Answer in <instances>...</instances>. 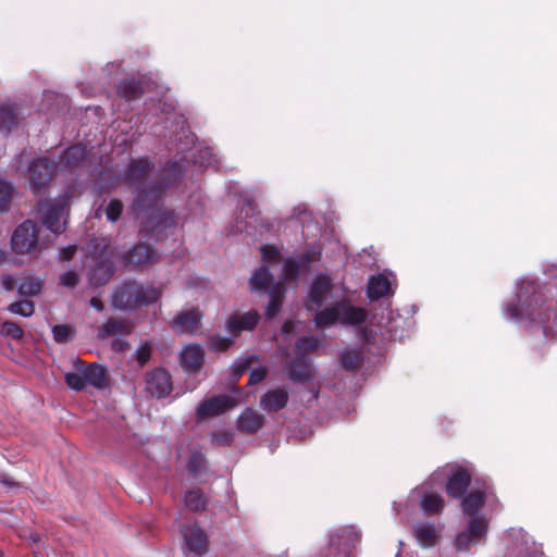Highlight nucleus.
I'll use <instances>...</instances> for the list:
<instances>
[{"instance_id": "20", "label": "nucleus", "mask_w": 557, "mask_h": 557, "mask_svg": "<svg viewBox=\"0 0 557 557\" xmlns=\"http://www.w3.org/2000/svg\"><path fill=\"white\" fill-rule=\"evenodd\" d=\"M263 423L264 417L261 413L252 409H246L237 418L236 428L240 432L255 434L263 426Z\"/></svg>"}, {"instance_id": "41", "label": "nucleus", "mask_w": 557, "mask_h": 557, "mask_svg": "<svg viewBox=\"0 0 557 557\" xmlns=\"http://www.w3.org/2000/svg\"><path fill=\"white\" fill-rule=\"evenodd\" d=\"M8 310L13 314L30 317L35 312V305L30 300H20L11 304Z\"/></svg>"}, {"instance_id": "2", "label": "nucleus", "mask_w": 557, "mask_h": 557, "mask_svg": "<svg viewBox=\"0 0 557 557\" xmlns=\"http://www.w3.org/2000/svg\"><path fill=\"white\" fill-rule=\"evenodd\" d=\"M544 288L533 281H522L516 294L517 300L505 307V314L512 320H525L540 325L545 335L557 327V313L552 300H547Z\"/></svg>"}, {"instance_id": "36", "label": "nucleus", "mask_w": 557, "mask_h": 557, "mask_svg": "<svg viewBox=\"0 0 557 557\" xmlns=\"http://www.w3.org/2000/svg\"><path fill=\"white\" fill-rule=\"evenodd\" d=\"M342 364L347 371H357L362 364V354L358 350H344L341 356Z\"/></svg>"}, {"instance_id": "18", "label": "nucleus", "mask_w": 557, "mask_h": 557, "mask_svg": "<svg viewBox=\"0 0 557 557\" xmlns=\"http://www.w3.org/2000/svg\"><path fill=\"white\" fill-rule=\"evenodd\" d=\"M134 325L128 319L110 318L99 329L98 337L106 338L115 335H128L133 332Z\"/></svg>"}, {"instance_id": "28", "label": "nucleus", "mask_w": 557, "mask_h": 557, "mask_svg": "<svg viewBox=\"0 0 557 557\" xmlns=\"http://www.w3.org/2000/svg\"><path fill=\"white\" fill-rule=\"evenodd\" d=\"M16 106L14 103L0 104V133L9 134L17 126Z\"/></svg>"}, {"instance_id": "23", "label": "nucleus", "mask_w": 557, "mask_h": 557, "mask_svg": "<svg viewBox=\"0 0 557 557\" xmlns=\"http://www.w3.org/2000/svg\"><path fill=\"white\" fill-rule=\"evenodd\" d=\"M88 157L86 147L77 144L69 147L61 157V163L64 168L76 169L82 166Z\"/></svg>"}, {"instance_id": "59", "label": "nucleus", "mask_w": 557, "mask_h": 557, "mask_svg": "<svg viewBox=\"0 0 557 557\" xmlns=\"http://www.w3.org/2000/svg\"><path fill=\"white\" fill-rule=\"evenodd\" d=\"M128 347L127 342L121 338H115L112 341V349L116 352H122L126 350Z\"/></svg>"}, {"instance_id": "14", "label": "nucleus", "mask_w": 557, "mask_h": 557, "mask_svg": "<svg viewBox=\"0 0 557 557\" xmlns=\"http://www.w3.org/2000/svg\"><path fill=\"white\" fill-rule=\"evenodd\" d=\"M260 320L257 310H249L243 314H232L226 321V330L234 336H238L243 331H252Z\"/></svg>"}, {"instance_id": "42", "label": "nucleus", "mask_w": 557, "mask_h": 557, "mask_svg": "<svg viewBox=\"0 0 557 557\" xmlns=\"http://www.w3.org/2000/svg\"><path fill=\"white\" fill-rule=\"evenodd\" d=\"M53 338L59 344H65L70 342L74 336L72 326L67 324H58L52 327Z\"/></svg>"}, {"instance_id": "29", "label": "nucleus", "mask_w": 557, "mask_h": 557, "mask_svg": "<svg viewBox=\"0 0 557 557\" xmlns=\"http://www.w3.org/2000/svg\"><path fill=\"white\" fill-rule=\"evenodd\" d=\"M285 294V288L282 283H276L269 289V304L265 308V318H274L281 309Z\"/></svg>"}, {"instance_id": "3", "label": "nucleus", "mask_w": 557, "mask_h": 557, "mask_svg": "<svg viewBox=\"0 0 557 557\" xmlns=\"http://www.w3.org/2000/svg\"><path fill=\"white\" fill-rule=\"evenodd\" d=\"M160 297V288L128 280L114 288L111 295V306L124 312L135 311L138 308L156 304Z\"/></svg>"}, {"instance_id": "61", "label": "nucleus", "mask_w": 557, "mask_h": 557, "mask_svg": "<svg viewBox=\"0 0 557 557\" xmlns=\"http://www.w3.org/2000/svg\"><path fill=\"white\" fill-rule=\"evenodd\" d=\"M244 207H246V215L249 214V211H251V213L255 211L256 209V206L253 203L252 200H245V203H244ZM243 210H245V208H243Z\"/></svg>"}, {"instance_id": "62", "label": "nucleus", "mask_w": 557, "mask_h": 557, "mask_svg": "<svg viewBox=\"0 0 557 557\" xmlns=\"http://www.w3.org/2000/svg\"><path fill=\"white\" fill-rule=\"evenodd\" d=\"M7 260H8L7 252L0 249V264L4 263Z\"/></svg>"}, {"instance_id": "24", "label": "nucleus", "mask_w": 557, "mask_h": 557, "mask_svg": "<svg viewBox=\"0 0 557 557\" xmlns=\"http://www.w3.org/2000/svg\"><path fill=\"white\" fill-rule=\"evenodd\" d=\"M144 92L145 89L141 82L134 77L124 78L117 85L119 96L126 101L137 100Z\"/></svg>"}, {"instance_id": "19", "label": "nucleus", "mask_w": 557, "mask_h": 557, "mask_svg": "<svg viewBox=\"0 0 557 557\" xmlns=\"http://www.w3.org/2000/svg\"><path fill=\"white\" fill-rule=\"evenodd\" d=\"M288 398V393L284 388L270 389L261 396L260 407L267 412H276L287 405Z\"/></svg>"}, {"instance_id": "13", "label": "nucleus", "mask_w": 557, "mask_h": 557, "mask_svg": "<svg viewBox=\"0 0 557 557\" xmlns=\"http://www.w3.org/2000/svg\"><path fill=\"white\" fill-rule=\"evenodd\" d=\"M153 169L154 163L148 157L131 159L124 180L131 185H137L144 182Z\"/></svg>"}, {"instance_id": "52", "label": "nucleus", "mask_w": 557, "mask_h": 557, "mask_svg": "<svg viewBox=\"0 0 557 557\" xmlns=\"http://www.w3.org/2000/svg\"><path fill=\"white\" fill-rule=\"evenodd\" d=\"M253 359H255V356H249L245 360L236 362L234 366V369H233L234 376L235 377L242 376L247 371V369L249 368V366L251 364Z\"/></svg>"}, {"instance_id": "46", "label": "nucleus", "mask_w": 557, "mask_h": 557, "mask_svg": "<svg viewBox=\"0 0 557 557\" xmlns=\"http://www.w3.org/2000/svg\"><path fill=\"white\" fill-rule=\"evenodd\" d=\"M319 346V338L317 336H302L296 342V347L299 354L306 355L315 350Z\"/></svg>"}, {"instance_id": "25", "label": "nucleus", "mask_w": 557, "mask_h": 557, "mask_svg": "<svg viewBox=\"0 0 557 557\" xmlns=\"http://www.w3.org/2000/svg\"><path fill=\"white\" fill-rule=\"evenodd\" d=\"M157 258L156 251L145 244L136 245L125 256V263L131 265H141Z\"/></svg>"}, {"instance_id": "55", "label": "nucleus", "mask_w": 557, "mask_h": 557, "mask_svg": "<svg viewBox=\"0 0 557 557\" xmlns=\"http://www.w3.org/2000/svg\"><path fill=\"white\" fill-rule=\"evenodd\" d=\"M267 376V370L264 368H257L251 370L249 374V383L258 384L262 382Z\"/></svg>"}, {"instance_id": "15", "label": "nucleus", "mask_w": 557, "mask_h": 557, "mask_svg": "<svg viewBox=\"0 0 557 557\" xmlns=\"http://www.w3.org/2000/svg\"><path fill=\"white\" fill-rule=\"evenodd\" d=\"M181 366L188 373L198 372L205 360V350L200 345H186L180 355Z\"/></svg>"}, {"instance_id": "27", "label": "nucleus", "mask_w": 557, "mask_h": 557, "mask_svg": "<svg viewBox=\"0 0 557 557\" xmlns=\"http://www.w3.org/2000/svg\"><path fill=\"white\" fill-rule=\"evenodd\" d=\"M461 500V508L465 515L469 517L478 516V511L485 504V495L481 491L470 492L468 495H463Z\"/></svg>"}, {"instance_id": "43", "label": "nucleus", "mask_w": 557, "mask_h": 557, "mask_svg": "<svg viewBox=\"0 0 557 557\" xmlns=\"http://www.w3.org/2000/svg\"><path fill=\"white\" fill-rule=\"evenodd\" d=\"M321 256V250L317 247H311L304 253H301L299 257L295 258L299 261V264L305 271H309L311 263L319 260Z\"/></svg>"}, {"instance_id": "17", "label": "nucleus", "mask_w": 557, "mask_h": 557, "mask_svg": "<svg viewBox=\"0 0 557 557\" xmlns=\"http://www.w3.org/2000/svg\"><path fill=\"white\" fill-rule=\"evenodd\" d=\"M201 312L199 309H190L180 312L172 321V327L181 334H191L199 326Z\"/></svg>"}, {"instance_id": "11", "label": "nucleus", "mask_w": 557, "mask_h": 557, "mask_svg": "<svg viewBox=\"0 0 557 557\" xmlns=\"http://www.w3.org/2000/svg\"><path fill=\"white\" fill-rule=\"evenodd\" d=\"M288 379L294 383H307L314 377L311 360L304 354H297L285 364Z\"/></svg>"}, {"instance_id": "32", "label": "nucleus", "mask_w": 557, "mask_h": 557, "mask_svg": "<svg viewBox=\"0 0 557 557\" xmlns=\"http://www.w3.org/2000/svg\"><path fill=\"white\" fill-rule=\"evenodd\" d=\"M318 327L329 326L335 322H339V305L335 304L333 307L325 308L315 313L313 319Z\"/></svg>"}, {"instance_id": "6", "label": "nucleus", "mask_w": 557, "mask_h": 557, "mask_svg": "<svg viewBox=\"0 0 557 557\" xmlns=\"http://www.w3.org/2000/svg\"><path fill=\"white\" fill-rule=\"evenodd\" d=\"M39 226L26 220L20 224L11 236L12 250L18 255L32 253L38 246Z\"/></svg>"}, {"instance_id": "31", "label": "nucleus", "mask_w": 557, "mask_h": 557, "mask_svg": "<svg viewBox=\"0 0 557 557\" xmlns=\"http://www.w3.org/2000/svg\"><path fill=\"white\" fill-rule=\"evenodd\" d=\"M420 506L429 515L440 513L444 508V498L437 493L428 492L422 496Z\"/></svg>"}, {"instance_id": "64", "label": "nucleus", "mask_w": 557, "mask_h": 557, "mask_svg": "<svg viewBox=\"0 0 557 557\" xmlns=\"http://www.w3.org/2000/svg\"><path fill=\"white\" fill-rule=\"evenodd\" d=\"M75 364H76L78 368H82V367H83V362H82L78 358H76V360H75Z\"/></svg>"}, {"instance_id": "39", "label": "nucleus", "mask_w": 557, "mask_h": 557, "mask_svg": "<svg viewBox=\"0 0 557 557\" xmlns=\"http://www.w3.org/2000/svg\"><path fill=\"white\" fill-rule=\"evenodd\" d=\"M14 189L12 183L0 180V212L9 211Z\"/></svg>"}, {"instance_id": "22", "label": "nucleus", "mask_w": 557, "mask_h": 557, "mask_svg": "<svg viewBox=\"0 0 557 557\" xmlns=\"http://www.w3.org/2000/svg\"><path fill=\"white\" fill-rule=\"evenodd\" d=\"M339 322L347 325H360L368 317V312L359 307L347 305L339 301Z\"/></svg>"}, {"instance_id": "56", "label": "nucleus", "mask_w": 557, "mask_h": 557, "mask_svg": "<svg viewBox=\"0 0 557 557\" xmlns=\"http://www.w3.org/2000/svg\"><path fill=\"white\" fill-rule=\"evenodd\" d=\"M150 358V346L145 344L136 351V359L139 364H145Z\"/></svg>"}, {"instance_id": "51", "label": "nucleus", "mask_w": 557, "mask_h": 557, "mask_svg": "<svg viewBox=\"0 0 557 557\" xmlns=\"http://www.w3.org/2000/svg\"><path fill=\"white\" fill-rule=\"evenodd\" d=\"M79 282L78 274L73 271H66L60 276V284L66 287H75Z\"/></svg>"}, {"instance_id": "37", "label": "nucleus", "mask_w": 557, "mask_h": 557, "mask_svg": "<svg viewBox=\"0 0 557 557\" xmlns=\"http://www.w3.org/2000/svg\"><path fill=\"white\" fill-rule=\"evenodd\" d=\"M42 288V281L37 277H27L21 282L18 286V294L24 297H33L40 294Z\"/></svg>"}, {"instance_id": "4", "label": "nucleus", "mask_w": 557, "mask_h": 557, "mask_svg": "<svg viewBox=\"0 0 557 557\" xmlns=\"http://www.w3.org/2000/svg\"><path fill=\"white\" fill-rule=\"evenodd\" d=\"M90 251L97 259V263L89 270V283L100 287L106 285L115 272L111 255L108 253V242L106 238H94L89 243Z\"/></svg>"}, {"instance_id": "48", "label": "nucleus", "mask_w": 557, "mask_h": 557, "mask_svg": "<svg viewBox=\"0 0 557 557\" xmlns=\"http://www.w3.org/2000/svg\"><path fill=\"white\" fill-rule=\"evenodd\" d=\"M210 437L219 446H231L234 441V434L228 431L211 432Z\"/></svg>"}, {"instance_id": "50", "label": "nucleus", "mask_w": 557, "mask_h": 557, "mask_svg": "<svg viewBox=\"0 0 557 557\" xmlns=\"http://www.w3.org/2000/svg\"><path fill=\"white\" fill-rule=\"evenodd\" d=\"M479 541L474 539L468 531L461 532L456 539V546L459 550H468L471 544H476Z\"/></svg>"}, {"instance_id": "5", "label": "nucleus", "mask_w": 557, "mask_h": 557, "mask_svg": "<svg viewBox=\"0 0 557 557\" xmlns=\"http://www.w3.org/2000/svg\"><path fill=\"white\" fill-rule=\"evenodd\" d=\"M66 199H53L50 201H40L38 203V213L42 224L52 233L61 234L65 230L66 220L61 222L66 213Z\"/></svg>"}, {"instance_id": "8", "label": "nucleus", "mask_w": 557, "mask_h": 557, "mask_svg": "<svg viewBox=\"0 0 557 557\" xmlns=\"http://www.w3.org/2000/svg\"><path fill=\"white\" fill-rule=\"evenodd\" d=\"M145 382L146 392L156 398L166 397L173 389L171 375L163 368H157L147 372Z\"/></svg>"}, {"instance_id": "38", "label": "nucleus", "mask_w": 557, "mask_h": 557, "mask_svg": "<svg viewBox=\"0 0 557 557\" xmlns=\"http://www.w3.org/2000/svg\"><path fill=\"white\" fill-rule=\"evenodd\" d=\"M208 461L202 453L194 451L188 459V471L194 475H200L206 472Z\"/></svg>"}, {"instance_id": "44", "label": "nucleus", "mask_w": 557, "mask_h": 557, "mask_svg": "<svg viewBox=\"0 0 557 557\" xmlns=\"http://www.w3.org/2000/svg\"><path fill=\"white\" fill-rule=\"evenodd\" d=\"M64 380L66 385L74 391H82L85 387L86 381L84 371L82 373L78 372H67L64 375Z\"/></svg>"}, {"instance_id": "21", "label": "nucleus", "mask_w": 557, "mask_h": 557, "mask_svg": "<svg viewBox=\"0 0 557 557\" xmlns=\"http://www.w3.org/2000/svg\"><path fill=\"white\" fill-rule=\"evenodd\" d=\"M392 293L391 282L384 274H377L370 277L367 286V297L370 300H379Z\"/></svg>"}, {"instance_id": "35", "label": "nucleus", "mask_w": 557, "mask_h": 557, "mask_svg": "<svg viewBox=\"0 0 557 557\" xmlns=\"http://www.w3.org/2000/svg\"><path fill=\"white\" fill-rule=\"evenodd\" d=\"M466 531L480 542L486 535L487 522L482 516L470 517Z\"/></svg>"}, {"instance_id": "26", "label": "nucleus", "mask_w": 557, "mask_h": 557, "mask_svg": "<svg viewBox=\"0 0 557 557\" xmlns=\"http://www.w3.org/2000/svg\"><path fill=\"white\" fill-rule=\"evenodd\" d=\"M250 285L251 289L257 292H263L271 289L273 285V275L269 269L268 265L262 264L258 269L255 270V272L250 276Z\"/></svg>"}, {"instance_id": "30", "label": "nucleus", "mask_w": 557, "mask_h": 557, "mask_svg": "<svg viewBox=\"0 0 557 557\" xmlns=\"http://www.w3.org/2000/svg\"><path fill=\"white\" fill-rule=\"evenodd\" d=\"M86 383L96 388H103L107 385V371L106 368L91 363L83 369Z\"/></svg>"}, {"instance_id": "60", "label": "nucleus", "mask_w": 557, "mask_h": 557, "mask_svg": "<svg viewBox=\"0 0 557 557\" xmlns=\"http://www.w3.org/2000/svg\"><path fill=\"white\" fill-rule=\"evenodd\" d=\"M90 306L95 308L97 311L101 312L104 309V305L98 297H92L89 301Z\"/></svg>"}, {"instance_id": "53", "label": "nucleus", "mask_w": 557, "mask_h": 557, "mask_svg": "<svg viewBox=\"0 0 557 557\" xmlns=\"http://www.w3.org/2000/svg\"><path fill=\"white\" fill-rule=\"evenodd\" d=\"M263 260H275L280 256V250L275 246L263 245L260 249Z\"/></svg>"}, {"instance_id": "57", "label": "nucleus", "mask_w": 557, "mask_h": 557, "mask_svg": "<svg viewBox=\"0 0 557 557\" xmlns=\"http://www.w3.org/2000/svg\"><path fill=\"white\" fill-rule=\"evenodd\" d=\"M0 282L5 290H13L15 287V278L10 274L2 275Z\"/></svg>"}, {"instance_id": "63", "label": "nucleus", "mask_w": 557, "mask_h": 557, "mask_svg": "<svg viewBox=\"0 0 557 557\" xmlns=\"http://www.w3.org/2000/svg\"><path fill=\"white\" fill-rule=\"evenodd\" d=\"M387 332L389 333V337H391V338L396 339V337H397V336H396V334H393V329H392V326H391V327H388Z\"/></svg>"}, {"instance_id": "54", "label": "nucleus", "mask_w": 557, "mask_h": 557, "mask_svg": "<svg viewBox=\"0 0 557 557\" xmlns=\"http://www.w3.org/2000/svg\"><path fill=\"white\" fill-rule=\"evenodd\" d=\"M0 484L10 491L21 488V484L17 481L12 479L9 474L1 473V472H0Z\"/></svg>"}, {"instance_id": "7", "label": "nucleus", "mask_w": 557, "mask_h": 557, "mask_svg": "<svg viewBox=\"0 0 557 557\" xmlns=\"http://www.w3.org/2000/svg\"><path fill=\"white\" fill-rule=\"evenodd\" d=\"M443 471L447 475L445 485L447 495L455 499L462 498L471 484V471L460 465H446Z\"/></svg>"}, {"instance_id": "10", "label": "nucleus", "mask_w": 557, "mask_h": 557, "mask_svg": "<svg viewBox=\"0 0 557 557\" xmlns=\"http://www.w3.org/2000/svg\"><path fill=\"white\" fill-rule=\"evenodd\" d=\"M237 405V401L234 397L228 395H218L213 396L209 399H206L199 404L196 410V416L198 419H203L207 417H215L225 411L234 408Z\"/></svg>"}, {"instance_id": "1", "label": "nucleus", "mask_w": 557, "mask_h": 557, "mask_svg": "<svg viewBox=\"0 0 557 557\" xmlns=\"http://www.w3.org/2000/svg\"><path fill=\"white\" fill-rule=\"evenodd\" d=\"M181 176L180 164L170 161L158 180L148 182L138 188L133 202L134 210L145 213L152 211L147 215L140 232L158 237L163 231L175 225V213L173 211H153V209L157 208L165 190L175 185Z\"/></svg>"}, {"instance_id": "47", "label": "nucleus", "mask_w": 557, "mask_h": 557, "mask_svg": "<svg viewBox=\"0 0 557 557\" xmlns=\"http://www.w3.org/2000/svg\"><path fill=\"white\" fill-rule=\"evenodd\" d=\"M233 344V339L230 337H222L220 335H213L209 339V348L214 351H224L228 349Z\"/></svg>"}, {"instance_id": "12", "label": "nucleus", "mask_w": 557, "mask_h": 557, "mask_svg": "<svg viewBox=\"0 0 557 557\" xmlns=\"http://www.w3.org/2000/svg\"><path fill=\"white\" fill-rule=\"evenodd\" d=\"M184 543L189 553L201 557L208 552L209 540L206 532L196 523L181 528Z\"/></svg>"}, {"instance_id": "33", "label": "nucleus", "mask_w": 557, "mask_h": 557, "mask_svg": "<svg viewBox=\"0 0 557 557\" xmlns=\"http://www.w3.org/2000/svg\"><path fill=\"white\" fill-rule=\"evenodd\" d=\"M185 506L191 511H201L206 508L207 498L201 490H191L184 496Z\"/></svg>"}, {"instance_id": "58", "label": "nucleus", "mask_w": 557, "mask_h": 557, "mask_svg": "<svg viewBox=\"0 0 557 557\" xmlns=\"http://www.w3.org/2000/svg\"><path fill=\"white\" fill-rule=\"evenodd\" d=\"M75 251H76V246L64 247L60 250V257L63 260L69 261L73 258Z\"/></svg>"}, {"instance_id": "34", "label": "nucleus", "mask_w": 557, "mask_h": 557, "mask_svg": "<svg viewBox=\"0 0 557 557\" xmlns=\"http://www.w3.org/2000/svg\"><path fill=\"white\" fill-rule=\"evenodd\" d=\"M413 534L423 546H431L435 542V529L432 524H419L413 528Z\"/></svg>"}, {"instance_id": "9", "label": "nucleus", "mask_w": 557, "mask_h": 557, "mask_svg": "<svg viewBox=\"0 0 557 557\" xmlns=\"http://www.w3.org/2000/svg\"><path fill=\"white\" fill-rule=\"evenodd\" d=\"M54 170V163L47 158H39L30 163L27 178L35 193L50 182Z\"/></svg>"}, {"instance_id": "45", "label": "nucleus", "mask_w": 557, "mask_h": 557, "mask_svg": "<svg viewBox=\"0 0 557 557\" xmlns=\"http://www.w3.org/2000/svg\"><path fill=\"white\" fill-rule=\"evenodd\" d=\"M106 216L110 222H116L123 212V203L119 199H111L108 206L106 207Z\"/></svg>"}, {"instance_id": "49", "label": "nucleus", "mask_w": 557, "mask_h": 557, "mask_svg": "<svg viewBox=\"0 0 557 557\" xmlns=\"http://www.w3.org/2000/svg\"><path fill=\"white\" fill-rule=\"evenodd\" d=\"M0 332L13 339H20L23 336V330L14 322H3Z\"/></svg>"}, {"instance_id": "40", "label": "nucleus", "mask_w": 557, "mask_h": 557, "mask_svg": "<svg viewBox=\"0 0 557 557\" xmlns=\"http://www.w3.org/2000/svg\"><path fill=\"white\" fill-rule=\"evenodd\" d=\"M301 270L304 269L295 258H288L284 261L283 272L287 281L296 283Z\"/></svg>"}, {"instance_id": "16", "label": "nucleus", "mask_w": 557, "mask_h": 557, "mask_svg": "<svg viewBox=\"0 0 557 557\" xmlns=\"http://www.w3.org/2000/svg\"><path fill=\"white\" fill-rule=\"evenodd\" d=\"M332 288V278L325 273L317 274L311 283L308 301L317 308L322 307Z\"/></svg>"}]
</instances>
